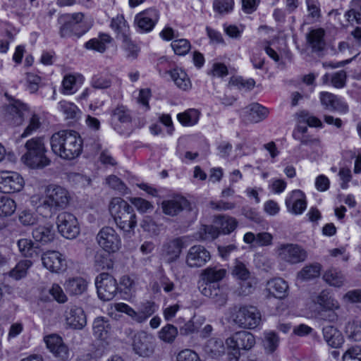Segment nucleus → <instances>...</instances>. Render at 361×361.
<instances>
[{"label":"nucleus","instance_id":"nucleus-8","mask_svg":"<svg viewBox=\"0 0 361 361\" xmlns=\"http://www.w3.org/2000/svg\"><path fill=\"white\" fill-rule=\"evenodd\" d=\"M84 14L82 13H66L59 18V23L61 24L59 34L61 37H70L76 36L80 37L85 34L87 28L83 27L82 20Z\"/></svg>","mask_w":361,"mask_h":361},{"label":"nucleus","instance_id":"nucleus-11","mask_svg":"<svg viewBox=\"0 0 361 361\" xmlns=\"http://www.w3.org/2000/svg\"><path fill=\"white\" fill-rule=\"evenodd\" d=\"M97 243L99 247L106 253H116L122 246L121 237L111 227H104L97 234Z\"/></svg>","mask_w":361,"mask_h":361},{"label":"nucleus","instance_id":"nucleus-30","mask_svg":"<svg viewBox=\"0 0 361 361\" xmlns=\"http://www.w3.org/2000/svg\"><path fill=\"white\" fill-rule=\"evenodd\" d=\"M32 236L37 242L47 244L52 242L56 236L54 226L51 223L39 226L32 231Z\"/></svg>","mask_w":361,"mask_h":361},{"label":"nucleus","instance_id":"nucleus-24","mask_svg":"<svg viewBox=\"0 0 361 361\" xmlns=\"http://www.w3.org/2000/svg\"><path fill=\"white\" fill-rule=\"evenodd\" d=\"M94 336L102 343H105L102 350L106 352V346L110 343L111 325L109 320L103 317L94 319L92 324Z\"/></svg>","mask_w":361,"mask_h":361},{"label":"nucleus","instance_id":"nucleus-43","mask_svg":"<svg viewBox=\"0 0 361 361\" xmlns=\"http://www.w3.org/2000/svg\"><path fill=\"white\" fill-rule=\"evenodd\" d=\"M84 82V78L80 74H68L63 78L62 85L65 90L79 89Z\"/></svg>","mask_w":361,"mask_h":361},{"label":"nucleus","instance_id":"nucleus-61","mask_svg":"<svg viewBox=\"0 0 361 361\" xmlns=\"http://www.w3.org/2000/svg\"><path fill=\"white\" fill-rule=\"evenodd\" d=\"M130 202L140 213H145L152 209L151 203L142 198L133 197L130 199Z\"/></svg>","mask_w":361,"mask_h":361},{"label":"nucleus","instance_id":"nucleus-23","mask_svg":"<svg viewBox=\"0 0 361 361\" xmlns=\"http://www.w3.org/2000/svg\"><path fill=\"white\" fill-rule=\"evenodd\" d=\"M211 259L210 252L202 245H194L188 251L185 262L190 267H201Z\"/></svg>","mask_w":361,"mask_h":361},{"label":"nucleus","instance_id":"nucleus-20","mask_svg":"<svg viewBox=\"0 0 361 361\" xmlns=\"http://www.w3.org/2000/svg\"><path fill=\"white\" fill-rule=\"evenodd\" d=\"M285 204L289 213L300 215L307 208L306 196L302 190H293L287 194Z\"/></svg>","mask_w":361,"mask_h":361},{"label":"nucleus","instance_id":"nucleus-55","mask_svg":"<svg viewBox=\"0 0 361 361\" xmlns=\"http://www.w3.org/2000/svg\"><path fill=\"white\" fill-rule=\"evenodd\" d=\"M171 46L174 52L180 56L185 55L191 48L190 42L186 39L173 40Z\"/></svg>","mask_w":361,"mask_h":361},{"label":"nucleus","instance_id":"nucleus-49","mask_svg":"<svg viewBox=\"0 0 361 361\" xmlns=\"http://www.w3.org/2000/svg\"><path fill=\"white\" fill-rule=\"evenodd\" d=\"M228 85L230 88L249 90L255 87V82L252 78L245 79L241 76H233Z\"/></svg>","mask_w":361,"mask_h":361},{"label":"nucleus","instance_id":"nucleus-35","mask_svg":"<svg viewBox=\"0 0 361 361\" xmlns=\"http://www.w3.org/2000/svg\"><path fill=\"white\" fill-rule=\"evenodd\" d=\"M325 32L323 29H314L307 35V42L314 51H321L325 47L324 39Z\"/></svg>","mask_w":361,"mask_h":361},{"label":"nucleus","instance_id":"nucleus-41","mask_svg":"<svg viewBox=\"0 0 361 361\" xmlns=\"http://www.w3.org/2000/svg\"><path fill=\"white\" fill-rule=\"evenodd\" d=\"M262 344L266 353H272L279 346V338L278 335L273 331L265 332L264 334Z\"/></svg>","mask_w":361,"mask_h":361},{"label":"nucleus","instance_id":"nucleus-25","mask_svg":"<svg viewBox=\"0 0 361 361\" xmlns=\"http://www.w3.org/2000/svg\"><path fill=\"white\" fill-rule=\"evenodd\" d=\"M152 338L146 332H138L134 335L133 340V351L141 357H148L153 353Z\"/></svg>","mask_w":361,"mask_h":361},{"label":"nucleus","instance_id":"nucleus-6","mask_svg":"<svg viewBox=\"0 0 361 361\" xmlns=\"http://www.w3.org/2000/svg\"><path fill=\"white\" fill-rule=\"evenodd\" d=\"M158 310V306L152 301H146L141 304L138 310H134L129 305L123 302L110 304L106 310L107 314L113 319H117L118 313H123L137 323L145 322Z\"/></svg>","mask_w":361,"mask_h":361},{"label":"nucleus","instance_id":"nucleus-27","mask_svg":"<svg viewBox=\"0 0 361 361\" xmlns=\"http://www.w3.org/2000/svg\"><path fill=\"white\" fill-rule=\"evenodd\" d=\"M322 106L327 110L345 114L348 111V105L341 99L329 92H323L320 95Z\"/></svg>","mask_w":361,"mask_h":361},{"label":"nucleus","instance_id":"nucleus-22","mask_svg":"<svg viewBox=\"0 0 361 361\" xmlns=\"http://www.w3.org/2000/svg\"><path fill=\"white\" fill-rule=\"evenodd\" d=\"M269 111L258 103L251 104L240 111V116L246 123H257L265 119Z\"/></svg>","mask_w":361,"mask_h":361},{"label":"nucleus","instance_id":"nucleus-48","mask_svg":"<svg viewBox=\"0 0 361 361\" xmlns=\"http://www.w3.org/2000/svg\"><path fill=\"white\" fill-rule=\"evenodd\" d=\"M171 76L178 88L186 90L191 87L190 81L185 72L173 70L171 72Z\"/></svg>","mask_w":361,"mask_h":361},{"label":"nucleus","instance_id":"nucleus-18","mask_svg":"<svg viewBox=\"0 0 361 361\" xmlns=\"http://www.w3.org/2000/svg\"><path fill=\"white\" fill-rule=\"evenodd\" d=\"M64 321L68 328L81 330L87 324V317L81 307L71 305L64 312Z\"/></svg>","mask_w":361,"mask_h":361},{"label":"nucleus","instance_id":"nucleus-59","mask_svg":"<svg viewBox=\"0 0 361 361\" xmlns=\"http://www.w3.org/2000/svg\"><path fill=\"white\" fill-rule=\"evenodd\" d=\"M25 329L24 323L21 321L13 322L8 329L7 339L11 341L19 336Z\"/></svg>","mask_w":361,"mask_h":361},{"label":"nucleus","instance_id":"nucleus-21","mask_svg":"<svg viewBox=\"0 0 361 361\" xmlns=\"http://www.w3.org/2000/svg\"><path fill=\"white\" fill-rule=\"evenodd\" d=\"M44 341L47 348L55 357L63 361L68 359L69 349L60 336L54 334L45 336Z\"/></svg>","mask_w":361,"mask_h":361},{"label":"nucleus","instance_id":"nucleus-45","mask_svg":"<svg viewBox=\"0 0 361 361\" xmlns=\"http://www.w3.org/2000/svg\"><path fill=\"white\" fill-rule=\"evenodd\" d=\"M231 275L242 281H246L250 279V273L246 265L240 260H235L231 270Z\"/></svg>","mask_w":361,"mask_h":361},{"label":"nucleus","instance_id":"nucleus-64","mask_svg":"<svg viewBox=\"0 0 361 361\" xmlns=\"http://www.w3.org/2000/svg\"><path fill=\"white\" fill-rule=\"evenodd\" d=\"M268 188L272 193L279 195L283 192L286 190V183L282 179H271L269 182Z\"/></svg>","mask_w":361,"mask_h":361},{"label":"nucleus","instance_id":"nucleus-62","mask_svg":"<svg viewBox=\"0 0 361 361\" xmlns=\"http://www.w3.org/2000/svg\"><path fill=\"white\" fill-rule=\"evenodd\" d=\"M19 220L25 226L33 225L38 221L35 213L31 210H24L19 215Z\"/></svg>","mask_w":361,"mask_h":361},{"label":"nucleus","instance_id":"nucleus-15","mask_svg":"<svg viewBox=\"0 0 361 361\" xmlns=\"http://www.w3.org/2000/svg\"><path fill=\"white\" fill-rule=\"evenodd\" d=\"M56 225L59 233L67 239L75 238L80 231L77 218L71 213L59 214L57 216Z\"/></svg>","mask_w":361,"mask_h":361},{"label":"nucleus","instance_id":"nucleus-53","mask_svg":"<svg viewBox=\"0 0 361 361\" xmlns=\"http://www.w3.org/2000/svg\"><path fill=\"white\" fill-rule=\"evenodd\" d=\"M49 293L50 295L52 297L53 300L59 304H64L68 300V296L65 293L62 287L56 283H54L51 285V286L49 289Z\"/></svg>","mask_w":361,"mask_h":361},{"label":"nucleus","instance_id":"nucleus-33","mask_svg":"<svg viewBox=\"0 0 361 361\" xmlns=\"http://www.w3.org/2000/svg\"><path fill=\"white\" fill-rule=\"evenodd\" d=\"M225 346L221 340L212 338L204 346L203 353L206 359H216L225 352Z\"/></svg>","mask_w":361,"mask_h":361},{"label":"nucleus","instance_id":"nucleus-36","mask_svg":"<svg viewBox=\"0 0 361 361\" xmlns=\"http://www.w3.org/2000/svg\"><path fill=\"white\" fill-rule=\"evenodd\" d=\"M321 267L318 264H313L305 266L297 274L296 282L302 283L307 281L320 275Z\"/></svg>","mask_w":361,"mask_h":361},{"label":"nucleus","instance_id":"nucleus-26","mask_svg":"<svg viewBox=\"0 0 361 361\" xmlns=\"http://www.w3.org/2000/svg\"><path fill=\"white\" fill-rule=\"evenodd\" d=\"M159 19V13L155 9H148L138 13L135 18L139 30L142 32H149L152 30Z\"/></svg>","mask_w":361,"mask_h":361},{"label":"nucleus","instance_id":"nucleus-3","mask_svg":"<svg viewBox=\"0 0 361 361\" xmlns=\"http://www.w3.org/2000/svg\"><path fill=\"white\" fill-rule=\"evenodd\" d=\"M226 274L227 270L219 266L208 267L202 271L198 284L201 293L213 299L219 306L226 303L227 295L217 282L222 280Z\"/></svg>","mask_w":361,"mask_h":361},{"label":"nucleus","instance_id":"nucleus-37","mask_svg":"<svg viewBox=\"0 0 361 361\" xmlns=\"http://www.w3.org/2000/svg\"><path fill=\"white\" fill-rule=\"evenodd\" d=\"M200 113L195 109H190L177 114V119L183 126H193L200 119Z\"/></svg>","mask_w":361,"mask_h":361},{"label":"nucleus","instance_id":"nucleus-44","mask_svg":"<svg viewBox=\"0 0 361 361\" xmlns=\"http://www.w3.org/2000/svg\"><path fill=\"white\" fill-rule=\"evenodd\" d=\"M16 209V202L6 196L0 197V217L11 216Z\"/></svg>","mask_w":361,"mask_h":361},{"label":"nucleus","instance_id":"nucleus-2","mask_svg":"<svg viewBox=\"0 0 361 361\" xmlns=\"http://www.w3.org/2000/svg\"><path fill=\"white\" fill-rule=\"evenodd\" d=\"M49 144L53 154L63 160H73L82 152V139L73 130H63L53 133Z\"/></svg>","mask_w":361,"mask_h":361},{"label":"nucleus","instance_id":"nucleus-9","mask_svg":"<svg viewBox=\"0 0 361 361\" xmlns=\"http://www.w3.org/2000/svg\"><path fill=\"white\" fill-rule=\"evenodd\" d=\"M255 344V337L249 332L242 331L232 335L226 341L229 361H238L240 355L239 350H249Z\"/></svg>","mask_w":361,"mask_h":361},{"label":"nucleus","instance_id":"nucleus-4","mask_svg":"<svg viewBox=\"0 0 361 361\" xmlns=\"http://www.w3.org/2000/svg\"><path fill=\"white\" fill-rule=\"evenodd\" d=\"M32 203L38 205V209L44 208L50 212L52 209L64 207L68 202V191L57 184L46 183L38 187L37 193L31 197Z\"/></svg>","mask_w":361,"mask_h":361},{"label":"nucleus","instance_id":"nucleus-63","mask_svg":"<svg viewBox=\"0 0 361 361\" xmlns=\"http://www.w3.org/2000/svg\"><path fill=\"white\" fill-rule=\"evenodd\" d=\"M306 4L309 12L308 17L312 22L316 21L320 17L319 3L316 0H306Z\"/></svg>","mask_w":361,"mask_h":361},{"label":"nucleus","instance_id":"nucleus-50","mask_svg":"<svg viewBox=\"0 0 361 361\" xmlns=\"http://www.w3.org/2000/svg\"><path fill=\"white\" fill-rule=\"evenodd\" d=\"M111 27L117 32L118 37L121 39L123 38V35H128V27L123 16H117L112 18Z\"/></svg>","mask_w":361,"mask_h":361},{"label":"nucleus","instance_id":"nucleus-13","mask_svg":"<svg viewBox=\"0 0 361 361\" xmlns=\"http://www.w3.org/2000/svg\"><path fill=\"white\" fill-rule=\"evenodd\" d=\"M95 286L98 297L102 300L109 301L117 294V281L109 274L102 273L97 276Z\"/></svg>","mask_w":361,"mask_h":361},{"label":"nucleus","instance_id":"nucleus-14","mask_svg":"<svg viewBox=\"0 0 361 361\" xmlns=\"http://www.w3.org/2000/svg\"><path fill=\"white\" fill-rule=\"evenodd\" d=\"M231 319L239 326L255 328L259 324L261 316L258 310L255 307H242L232 313Z\"/></svg>","mask_w":361,"mask_h":361},{"label":"nucleus","instance_id":"nucleus-28","mask_svg":"<svg viewBox=\"0 0 361 361\" xmlns=\"http://www.w3.org/2000/svg\"><path fill=\"white\" fill-rule=\"evenodd\" d=\"M314 310L319 308L322 310H334L339 307L338 302L334 300L329 291H322L319 295L312 298Z\"/></svg>","mask_w":361,"mask_h":361},{"label":"nucleus","instance_id":"nucleus-17","mask_svg":"<svg viewBox=\"0 0 361 361\" xmlns=\"http://www.w3.org/2000/svg\"><path fill=\"white\" fill-rule=\"evenodd\" d=\"M276 252L279 259L291 264L302 262L307 257L306 252L296 244H281Z\"/></svg>","mask_w":361,"mask_h":361},{"label":"nucleus","instance_id":"nucleus-40","mask_svg":"<svg viewBox=\"0 0 361 361\" xmlns=\"http://www.w3.org/2000/svg\"><path fill=\"white\" fill-rule=\"evenodd\" d=\"M32 266V261L29 259H22L10 271L8 275L15 280L21 279L27 275L28 269Z\"/></svg>","mask_w":361,"mask_h":361},{"label":"nucleus","instance_id":"nucleus-7","mask_svg":"<svg viewBox=\"0 0 361 361\" xmlns=\"http://www.w3.org/2000/svg\"><path fill=\"white\" fill-rule=\"evenodd\" d=\"M109 212L121 230L128 233L135 228L137 220L134 210L122 198H112L109 204Z\"/></svg>","mask_w":361,"mask_h":361},{"label":"nucleus","instance_id":"nucleus-52","mask_svg":"<svg viewBox=\"0 0 361 361\" xmlns=\"http://www.w3.org/2000/svg\"><path fill=\"white\" fill-rule=\"evenodd\" d=\"M177 335V329L171 324L164 326L159 332V338L165 343H172Z\"/></svg>","mask_w":361,"mask_h":361},{"label":"nucleus","instance_id":"nucleus-34","mask_svg":"<svg viewBox=\"0 0 361 361\" xmlns=\"http://www.w3.org/2000/svg\"><path fill=\"white\" fill-rule=\"evenodd\" d=\"M66 291L71 295H78L83 293L87 287V282L81 277L69 278L63 284Z\"/></svg>","mask_w":361,"mask_h":361},{"label":"nucleus","instance_id":"nucleus-32","mask_svg":"<svg viewBox=\"0 0 361 361\" xmlns=\"http://www.w3.org/2000/svg\"><path fill=\"white\" fill-rule=\"evenodd\" d=\"M182 247L183 242L179 238L168 242L163 246V258L169 262L176 260L180 254Z\"/></svg>","mask_w":361,"mask_h":361},{"label":"nucleus","instance_id":"nucleus-46","mask_svg":"<svg viewBox=\"0 0 361 361\" xmlns=\"http://www.w3.org/2000/svg\"><path fill=\"white\" fill-rule=\"evenodd\" d=\"M205 319L202 316H195L191 320L180 327V334L188 335L195 332L204 322Z\"/></svg>","mask_w":361,"mask_h":361},{"label":"nucleus","instance_id":"nucleus-1","mask_svg":"<svg viewBox=\"0 0 361 361\" xmlns=\"http://www.w3.org/2000/svg\"><path fill=\"white\" fill-rule=\"evenodd\" d=\"M1 115L12 126H20L26 123L20 135L22 138L34 134L41 126L40 117L35 111L18 99H8V104L2 107Z\"/></svg>","mask_w":361,"mask_h":361},{"label":"nucleus","instance_id":"nucleus-47","mask_svg":"<svg viewBox=\"0 0 361 361\" xmlns=\"http://www.w3.org/2000/svg\"><path fill=\"white\" fill-rule=\"evenodd\" d=\"M345 333L352 341H361V322L357 320L348 322L345 326Z\"/></svg>","mask_w":361,"mask_h":361},{"label":"nucleus","instance_id":"nucleus-10","mask_svg":"<svg viewBox=\"0 0 361 361\" xmlns=\"http://www.w3.org/2000/svg\"><path fill=\"white\" fill-rule=\"evenodd\" d=\"M215 226H204L198 237V240H212L217 238L219 233L228 234L232 232L237 226L235 219L228 216H219L215 220Z\"/></svg>","mask_w":361,"mask_h":361},{"label":"nucleus","instance_id":"nucleus-16","mask_svg":"<svg viewBox=\"0 0 361 361\" xmlns=\"http://www.w3.org/2000/svg\"><path fill=\"white\" fill-rule=\"evenodd\" d=\"M25 181L21 174L13 171H0V192L15 193L20 192Z\"/></svg>","mask_w":361,"mask_h":361},{"label":"nucleus","instance_id":"nucleus-38","mask_svg":"<svg viewBox=\"0 0 361 361\" xmlns=\"http://www.w3.org/2000/svg\"><path fill=\"white\" fill-rule=\"evenodd\" d=\"M111 37L107 34H101L99 38H94L85 43V47L87 49H92L100 53L105 51L106 44L111 42Z\"/></svg>","mask_w":361,"mask_h":361},{"label":"nucleus","instance_id":"nucleus-29","mask_svg":"<svg viewBox=\"0 0 361 361\" xmlns=\"http://www.w3.org/2000/svg\"><path fill=\"white\" fill-rule=\"evenodd\" d=\"M323 337L326 344L332 348H340L344 343L345 338L341 331L333 326L324 327Z\"/></svg>","mask_w":361,"mask_h":361},{"label":"nucleus","instance_id":"nucleus-54","mask_svg":"<svg viewBox=\"0 0 361 361\" xmlns=\"http://www.w3.org/2000/svg\"><path fill=\"white\" fill-rule=\"evenodd\" d=\"M58 108L67 118H75L80 113V110L77 106L66 101L60 102Z\"/></svg>","mask_w":361,"mask_h":361},{"label":"nucleus","instance_id":"nucleus-42","mask_svg":"<svg viewBox=\"0 0 361 361\" xmlns=\"http://www.w3.org/2000/svg\"><path fill=\"white\" fill-rule=\"evenodd\" d=\"M18 250L25 257H32L37 254V247L31 239L21 238L17 243Z\"/></svg>","mask_w":361,"mask_h":361},{"label":"nucleus","instance_id":"nucleus-39","mask_svg":"<svg viewBox=\"0 0 361 361\" xmlns=\"http://www.w3.org/2000/svg\"><path fill=\"white\" fill-rule=\"evenodd\" d=\"M187 204L183 197H176L170 201H165L162 203L163 211L166 214L175 215L180 211Z\"/></svg>","mask_w":361,"mask_h":361},{"label":"nucleus","instance_id":"nucleus-56","mask_svg":"<svg viewBox=\"0 0 361 361\" xmlns=\"http://www.w3.org/2000/svg\"><path fill=\"white\" fill-rule=\"evenodd\" d=\"M233 0H214L213 7L215 11L220 14L231 12L233 8Z\"/></svg>","mask_w":361,"mask_h":361},{"label":"nucleus","instance_id":"nucleus-5","mask_svg":"<svg viewBox=\"0 0 361 361\" xmlns=\"http://www.w3.org/2000/svg\"><path fill=\"white\" fill-rule=\"evenodd\" d=\"M25 149V152L21 156L20 161L25 166L31 169H42L50 164L43 136H36L27 140Z\"/></svg>","mask_w":361,"mask_h":361},{"label":"nucleus","instance_id":"nucleus-60","mask_svg":"<svg viewBox=\"0 0 361 361\" xmlns=\"http://www.w3.org/2000/svg\"><path fill=\"white\" fill-rule=\"evenodd\" d=\"M176 361H201L197 353L191 349H183L176 356Z\"/></svg>","mask_w":361,"mask_h":361},{"label":"nucleus","instance_id":"nucleus-58","mask_svg":"<svg viewBox=\"0 0 361 361\" xmlns=\"http://www.w3.org/2000/svg\"><path fill=\"white\" fill-rule=\"evenodd\" d=\"M324 279L331 286H340L343 283V276L336 270L331 269L324 275Z\"/></svg>","mask_w":361,"mask_h":361},{"label":"nucleus","instance_id":"nucleus-31","mask_svg":"<svg viewBox=\"0 0 361 361\" xmlns=\"http://www.w3.org/2000/svg\"><path fill=\"white\" fill-rule=\"evenodd\" d=\"M288 290V286L282 279H273L267 282L266 286L268 294L280 299L287 295Z\"/></svg>","mask_w":361,"mask_h":361},{"label":"nucleus","instance_id":"nucleus-19","mask_svg":"<svg viewBox=\"0 0 361 361\" xmlns=\"http://www.w3.org/2000/svg\"><path fill=\"white\" fill-rule=\"evenodd\" d=\"M296 127L293 131V137L297 140H301L302 135L305 134L307 128L310 127L322 128L323 124L320 119L310 115L305 111H300L296 114Z\"/></svg>","mask_w":361,"mask_h":361},{"label":"nucleus","instance_id":"nucleus-12","mask_svg":"<svg viewBox=\"0 0 361 361\" xmlns=\"http://www.w3.org/2000/svg\"><path fill=\"white\" fill-rule=\"evenodd\" d=\"M41 262L44 268L52 274H62L68 268L66 256L56 250H47L41 255Z\"/></svg>","mask_w":361,"mask_h":361},{"label":"nucleus","instance_id":"nucleus-57","mask_svg":"<svg viewBox=\"0 0 361 361\" xmlns=\"http://www.w3.org/2000/svg\"><path fill=\"white\" fill-rule=\"evenodd\" d=\"M343 361H361V348L352 346L345 350L342 355Z\"/></svg>","mask_w":361,"mask_h":361},{"label":"nucleus","instance_id":"nucleus-51","mask_svg":"<svg viewBox=\"0 0 361 361\" xmlns=\"http://www.w3.org/2000/svg\"><path fill=\"white\" fill-rule=\"evenodd\" d=\"M123 42V47L127 53V57L135 59L137 57L140 51V48L135 44L128 37V35H123L121 39Z\"/></svg>","mask_w":361,"mask_h":361}]
</instances>
